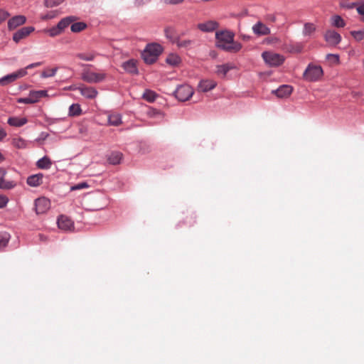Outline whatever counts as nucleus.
Listing matches in <instances>:
<instances>
[{
  "instance_id": "obj_14",
  "label": "nucleus",
  "mask_w": 364,
  "mask_h": 364,
  "mask_svg": "<svg viewBox=\"0 0 364 364\" xmlns=\"http://www.w3.org/2000/svg\"><path fill=\"white\" fill-rule=\"evenodd\" d=\"M252 31L257 36H267L270 34V28L261 21H258L252 26Z\"/></svg>"
},
{
  "instance_id": "obj_37",
  "label": "nucleus",
  "mask_w": 364,
  "mask_h": 364,
  "mask_svg": "<svg viewBox=\"0 0 364 364\" xmlns=\"http://www.w3.org/2000/svg\"><path fill=\"white\" fill-rule=\"evenodd\" d=\"M81 113V108L78 104H73L69 107V115L78 116Z\"/></svg>"
},
{
  "instance_id": "obj_43",
  "label": "nucleus",
  "mask_w": 364,
  "mask_h": 364,
  "mask_svg": "<svg viewBox=\"0 0 364 364\" xmlns=\"http://www.w3.org/2000/svg\"><path fill=\"white\" fill-rule=\"evenodd\" d=\"M356 10L358 13L362 16V21L364 22V2L360 4L357 8Z\"/></svg>"
},
{
  "instance_id": "obj_44",
  "label": "nucleus",
  "mask_w": 364,
  "mask_h": 364,
  "mask_svg": "<svg viewBox=\"0 0 364 364\" xmlns=\"http://www.w3.org/2000/svg\"><path fill=\"white\" fill-rule=\"evenodd\" d=\"M14 145L17 148H23L25 146V141L21 139H14Z\"/></svg>"
},
{
  "instance_id": "obj_10",
  "label": "nucleus",
  "mask_w": 364,
  "mask_h": 364,
  "mask_svg": "<svg viewBox=\"0 0 364 364\" xmlns=\"http://www.w3.org/2000/svg\"><path fill=\"white\" fill-rule=\"evenodd\" d=\"M326 41L331 46H336L341 41V35L335 31L328 30L324 35Z\"/></svg>"
},
{
  "instance_id": "obj_7",
  "label": "nucleus",
  "mask_w": 364,
  "mask_h": 364,
  "mask_svg": "<svg viewBox=\"0 0 364 364\" xmlns=\"http://www.w3.org/2000/svg\"><path fill=\"white\" fill-rule=\"evenodd\" d=\"M27 75L26 69H20L16 72L7 75L0 79V85L6 86L12 82H14L18 78H21Z\"/></svg>"
},
{
  "instance_id": "obj_34",
  "label": "nucleus",
  "mask_w": 364,
  "mask_h": 364,
  "mask_svg": "<svg viewBox=\"0 0 364 364\" xmlns=\"http://www.w3.org/2000/svg\"><path fill=\"white\" fill-rule=\"evenodd\" d=\"M16 183L11 181H6L3 177L0 178V188L1 189H11L15 186Z\"/></svg>"
},
{
  "instance_id": "obj_19",
  "label": "nucleus",
  "mask_w": 364,
  "mask_h": 364,
  "mask_svg": "<svg viewBox=\"0 0 364 364\" xmlns=\"http://www.w3.org/2000/svg\"><path fill=\"white\" fill-rule=\"evenodd\" d=\"M78 89L81 95L88 99H93L97 95V91L94 87H80Z\"/></svg>"
},
{
  "instance_id": "obj_6",
  "label": "nucleus",
  "mask_w": 364,
  "mask_h": 364,
  "mask_svg": "<svg viewBox=\"0 0 364 364\" xmlns=\"http://www.w3.org/2000/svg\"><path fill=\"white\" fill-rule=\"evenodd\" d=\"M193 94V88L188 85L178 86L174 92L175 97L181 102L188 100Z\"/></svg>"
},
{
  "instance_id": "obj_48",
  "label": "nucleus",
  "mask_w": 364,
  "mask_h": 364,
  "mask_svg": "<svg viewBox=\"0 0 364 364\" xmlns=\"http://www.w3.org/2000/svg\"><path fill=\"white\" fill-rule=\"evenodd\" d=\"M41 64H42L41 62L33 63H31V64H29L28 65H27L24 69H26V70L28 69H32V68H34L41 65Z\"/></svg>"
},
{
  "instance_id": "obj_4",
  "label": "nucleus",
  "mask_w": 364,
  "mask_h": 364,
  "mask_svg": "<svg viewBox=\"0 0 364 364\" xmlns=\"http://www.w3.org/2000/svg\"><path fill=\"white\" fill-rule=\"evenodd\" d=\"M48 96L46 90H33L29 92L27 97H21L17 99V102L25 104H33L38 102L42 97Z\"/></svg>"
},
{
  "instance_id": "obj_21",
  "label": "nucleus",
  "mask_w": 364,
  "mask_h": 364,
  "mask_svg": "<svg viewBox=\"0 0 364 364\" xmlns=\"http://www.w3.org/2000/svg\"><path fill=\"white\" fill-rule=\"evenodd\" d=\"M123 68L131 74H136L138 73L136 61L129 60L122 64Z\"/></svg>"
},
{
  "instance_id": "obj_31",
  "label": "nucleus",
  "mask_w": 364,
  "mask_h": 364,
  "mask_svg": "<svg viewBox=\"0 0 364 364\" xmlns=\"http://www.w3.org/2000/svg\"><path fill=\"white\" fill-rule=\"evenodd\" d=\"M87 28V24L84 22L73 23L70 29L73 33H79Z\"/></svg>"
},
{
  "instance_id": "obj_32",
  "label": "nucleus",
  "mask_w": 364,
  "mask_h": 364,
  "mask_svg": "<svg viewBox=\"0 0 364 364\" xmlns=\"http://www.w3.org/2000/svg\"><path fill=\"white\" fill-rule=\"evenodd\" d=\"M143 98L149 102H153L155 101L157 95L152 90H146L143 94Z\"/></svg>"
},
{
  "instance_id": "obj_1",
  "label": "nucleus",
  "mask_w": 364,
  "mask_h": 364,
  "mask_svg": "<svg viewBox=\"0 0 364 364\" xmlns=\"http://www.w3.org/2000/svg\"><path fill=\"white\" fill-rule=\"evenodd\" d=\"M216 47L228 52H237L242 46L234 42V33L229 31H220L215 33Z\"/></svg>"
},
{
  "instance_id": "obj_50",
  "label": "nucleus",
  "mask_w": 364,
  "mask_h": 364,
  "mask_svg": "<svg viewBox=\"0 0 364 364\" xmlns=\"http://www.w3.org/2000/svg\"><path fill=\"white\" fill-rule=\"evenodd\" d=\"M150 0H136L135 4L136 6H141L144 4L149 2Z\"/></svg>"
},
{
  "instance_id": "obj_39",
  "label": "nucleus",
  "mask_w": 364,
  "mask_h": 364,
  "mask_svg": "<svg viewBox=\"0 0 364 364\" xmlns=\"http://www.w3.org/2000/svg\"><path fill=\"white\" fill-rule=\"evenodd\" d=\"M350 33L353 36V38L358 41H360L364 38V31H351Z\"/></svg>"
},
{
  "instance_id": "obj_53",
  "label": "nucleus",
  "mask_w": 364,
  "mask_h": 364,
  "mask_svg": "<svg viewBox=\"0 0 364 364\" xmlns=\"http://www.w3.org/2000/svg\"><path fill=\"white\" fill-rule=\"evenodd\" d=\"M296 47H297L296 50L298 52H301V50H302V46L301 45H297Z\"/></svg>"
},
{
  "instance_id": "obj_24",
  "label": "nucleus",
  "mask_w": 364,
  "mask_h": 364,
  "mask_svg": "<svg viewBox=\"0 0 364 364\" xmlns=\"http://www.w3.org/2000/svg\"><path fill=\"white\" fill-rule=\"evenodd\" d=\"M108 123L109 125L119 126L122 124V117L119 114L112 113L108 116Z\"/></svg>"
},
{
  "instance_id": "obj_3",
  "label": "nucleus",
  "mask_w": 364,
  "mask_h": 364,
  "mask_svg": "<svg viewBox=\"0 0 364 364\" xmlns=\"http://www.w3.org/2000/svg\"><path fill=\"white\" fill-rule=\"evenodd\" d=\"M323 75L321 66L309 64L304 73V78L310 82L318 80Z\"/></svg>"
},
{
  "instance_id": "obj_28",
  "label": "nucleus",
  "mask_w": 364,
  "mask_h": 364,
  "mask_svg": "<svg viewBox=\"0 0 364 364\" xmlns=\"http://www.w3.org/2000/svg\"><path fill=\"white\" fill-rule=\"evenodd\" d=\"M166 61L171 65L176 66L181 63V58L176 54L171 53L168 55Z\"/></svg>"
},
{
  "instance_id": "obj_35",
  "label": "nucleus",
  "mask_w": 364,
  "mask_h": 364,
  "mask_svg": "<svg viewBox=\"0 0 364 364\" xmlns=\"http://www.w3.org/2000/svg\"><path fill=\"white\" fill-rule=\"evenodd\" d=\"M76 57L80 60L92 61L94 60L95 55L92 53H77Z\"/></svg>"
},
{
  "instance_id": "obj_33",
  "label": "nucleus",
  "mask_w": 364,
  "mask_h": 364,
  "mask_svg": "<svg viewBox=\"0 0 364 364\" xmlns=\"http://www.w3.org/2000/svg\"><path fill=\"white\" fill-rule=\"evenodd\" d=\"M10 239V235L6 232H0V249L4 248Z\"/></svg>"
},
{
  "instance_id": "obj_27",
  "label": "nucleus",
  "mask_w": 364,
  "mask_h": 364,
  "mask_svg": "<svg viewBox=\"0 0 364 364\" xmlns=\"http://www.w3.org/2000/svg\"><path fill=\"white\" fill-rule=\"evenodd\" d=\"M331 24L336 28H343L346 26L344 20L338 15L332 16Z\"/></svg>"
},
{
  "instance_id": "obj_20",
  "label": "nucleus",
  "mask_w": 364,
  "mask_h": 364,
  "mask_svg": "<svg viewBox=\"0 0 364 364\" xmlns=\"http://www.w3.org/2000/svg\"><path fill=\"white\" fill-rule=\"evenodd\" d=\"M43 175L42 173H38L30 176L27 178V183L30 186L36 187L40 186L43 183Z\"/></svg>"
},
{
  "instance_id": "obj_22",
  "label": "nucleus",
  "mask_w": 364,
  "mask_h": 364,
  "mask_svg": "<svg viewBox=\"0 0 364 364\" xmlns=\"http://www.w3.org/2000/svg\"><path fill=\"white\" fill-rule=\"evenodd\" d=\"M27 123L26 118H19V117H9L8 119V124L10 126L20 127Z\"/></svg>"
},
{
  "instance_id": "obj_38",
  "label": "nucleus",
  "mask_w": 364,
  "mask_h": 364,
  "mask_svg": "<svg viewBox=\"0 0 364 364\" xmlns=\"http://www.w3.org/2000/svg\"><path fill=\"white\" fill-rule=\"evenodd\" d=\"M64 0H45L44 5L48 8H52L58 6Z\"/></svg>"
},
{
  "instance_id": "obj_46",
  "label": "nucleus",
  "mask_w": 364,
  "mask_h": 364,
  "mask_svg": "<svg viewBox=\"0 0 364 364\" xmlns=\"http://www.w3.org/2000/svg\"><path fill=\"white\" fill-rule=\"evenodd\" d=\"M7 202H8V199L6 197L0 196V208H2L4 206H6Z\"/></svg>"
},
{
  "instance_id": "obj_29",
  "label": "nucleus",
  "mask_w": 364,
  "mask_h": 364,
  "mask_svg": "<svg viewBox=\"0 0 364 364\" xmlns=\"http://www.w3.org/2000/svg\"><path fill=\"white\" fill-rule=\"evenodd\" d=\"M122 154L120 152H113L109 157V161L110 164L116 165L119 164L122 160Z\"/></svg>"
},
{
  "instance_id": "obj_9",
  "label": "nucleus",
  "mask_w": 364,
  "mask_h": 364,
  "mask_svg": "<svg viewBox=\"0 0 364 364\" xmlns=\"http://www.w3.org/2000/svg\"><path fill=\"white\" fill-rule=\"evenodd\" d=\"M50 206V200L45 198H38L35 200V210L36 214L45 213Z\"/></svg>"
},
{
  "instance_id": "obj_42",
  "label": "nucleus",
  "mask_w": 364,
  "mask_h": 364,
  "mask_svg": "<svg viewBox=\"0 0 364 364\" xmlns=\"http://www.w3.org/2000/svg\"><path fill=\"white\" fill-rule=\"evenodd\" d=\"M326 58L333 63H339V56L336 54H328Z\"/></svg>"
},
{
  "instance_id": "obj_15",
  "label": "nucleus",
  "mask_w": 364,
  "mask_h": 364,
  "mask_svg": "<svg viewBox=\"0 0 364 364\" xmlns=\"http://www.w3.org/2000/svg\"><path fill=\"white\" fill-rule=\"evenodd\" d=\"M235 68V66L233 63H225L223 65H218L216 66L215 73L220 77H225L227 73Z\"/></svg>"
},
{
  "instance_id": "obj_52",
  "label": "nucleus",
  "mask_w": 364,
  "mask_h": 364,
  "mask_svg": "<svg viewBox=\"0 0 364 364\" xmlns=\"http://www.w3.org/2000/svg\"><path fill=\"white\" fill-rule=\"evenodd\" d=\"M159 111L155 109H151L150 111L149 112V114L151 115V116H154L156 114H159Z\"/></svg>"
},
{
  "instance_id": "obj_8",
  "label": "nucleus",
  "mask_w": 364,
  "mask_h": 364,
  "mask_svg": "<svg viewBox=\"0 0 364 364\" xmlns=\"http://www.w3.org/2000/svg\"><path fill=\"white\" fill-rule=\"evenodd\" d=\"M82 78L84 81L90 83H97L105 78V73H97L91 71H85L82 73Z\"/></svg>"
},
{
  "instance_id": "obj_41",
  "label": "nucleus",
  "mask_w": 364,
  "mask_h": 364,
  "mask_svg": "<svg viewBox=\"0 0 364 364\" xmlns=\"http://www.w3.org/2000/svg\"><path fill=\"white\" fill-rule=\"evenodd\" d=\"M63 31L57 25L49 30V34L50 36L54 37L59 35Z\"/></svg>"
},
{
  "instance_id": "obj_13",
  "label": "nucleus",
  "mask_w": 364,
  "mask_h": 364,
  "mask_svg": "<svg viewBox=\"0 0 364 364\" xmlns=\"http://www.w3.org/2000/svg\"><path fill=\"white\" fill-rule=\"evenodd\" d=\"M218 26L219 24L215 21H208L197 25V28L203 32H212L217 29Z\"/></svg>"
},
{
  "instance_id": "obj_51",
  "label": "nucleus",
  "mask_w": 364,
  "mask_h": 364,
  "mask_svg": "<svg viewBox=\"0 0 364 364\" xmlns=\"http://www.w3.org/2000/svg\"><path fill=\"white\" fill-rule=\"evenodd\" d=\"M6 136V132L5 130L0 127V141H1Z\"/></svg>"
},
{
  "instance_id": "obj_18",
  "label": "nucleus",
  "mask_w": 364,
  "mask_h": 364,
  "mask_svg": "<svg viewBox=\"0 0 364 364\" xmlns=\"http://www.w3.org/2000/svg\"><path fill=\"white\" fill-rule=\"evenodd\" d=\"M26 20V18L24 16H16L9 21L8 27L10 30L15 29L16 27L23 25Z\"/></svg>"
},
{
  "instance_id": "obj_11",
  "label": "nucleus",
  "mask_w": 364,
  "mask_h": 364,
  "mask_svg": "<svg viewBox=\"0 0 364 364\" xmlns=\"http://www.w3.org/2000/svg\"><path fill=\"white\" fill-rule=\"evenodd\" d=\"M57 223L58 228L65 231L71 230L74 227L73 220L65 215H60L58 219Z\"/></svg>"
},
{
  "instance_id": "obj_49",
  "label": "nucleus",
  "mask_w": 364,
  "mask_h": 364,
  "mask_svg": "<svg viewBox=\"0 0 364 364\" xmlns=\"http://www.w3.org/2000/svg\"><path fill=\"white\" fill-rule=\"evenodd\" d=\"M55 16V12H54V11H52V12H50V13H49V14H46V15H45V16H43L41 17V18H42L43 20H48V19L53 18H54Z\"/></svg>"
},
{
  "instance_id": "obj_16",
  "label": "nucleus",
  "mask_w": 364,
  "mask_h": 364,
  "mask_svg": "<svg viewBox=\"0 0 364 364\" xmlns=\"http://www.w3.org/2000/svg\"><path fill=\"white\" fill-rule=\"evenodd\" d=\"M292 87L290 85H281L276 90H273L272 92L274 93L279 98L287 97L292 92Z\"/></svg>"
},
{
  "instance_id": "obj_17",
  "label": "nucleus",
  "mask_w": 364,
  "mask_h": 364,
  "mask_svg": "<svg viewBox=\"0 0 364 364\" xmlns=\"http://www.w3.org/2000/svg\"><path fill=\"white\" fill-rule=\"evenodd\" d=\"M217 85L216 82L212 80H203L199 82L198 90L206 92L215 88Z\"/></svg>"
},
{
  "instance_id": "obj_23",
  "label": "nucleus",
  "mask_w": 364,
  "mask_h": 364,
  "mask_svg": "<svg viewBox=\"0 0 364 364\" xmlns=\"http://www.w3.org/2000/svg\"><path fill=\"white\" fill-rule=\"evenodd\" d=\"M77 19V17L74 16H70L65 17L63 19H61L58 23L57 24L58 27L63 31L66 27H68L71 23L74 22Z\"/></svg>"
},
{
  "instance_id": "obj_25",
  "label": "nucleus",
  "mask_w": 364,
  "mask_h": 364,
  "mask_svg": "<svg viewBox=\"0 0 364 364\" xmlns=\"http://www.w3.org/2000/svg\"><path fill=\"white\" fill-rule=\"evenodd\" d=\"M51 164L52 162L50 159L47 156L40 159L36 163L37 166L41 169H48Z\"/></svg>"
},
{
  "instance_id": "obj_30",
  "label": "nucleus",
  "mask_w": 364,
  "mask_h": 364,
  "mask_svg": "<svg viewBox=\"0 0 364 364\" xmlns=\"http://www.w3.org/2000/svg\"><path fill=\"white\" fill-rule=\"evenodd\" d=\"M173 43H176L178 48H188L192 45L193 41L189 39L181 40L177 38L173 41Z\"/></svg>"
},
{
  "instance_id": "obj_40",
  "label": "nucleus",
  "mask_w": 364,
  "mask_h": 364,
  "mask_svg": "<svg viewBox=\"0 0 364 364\" xmlns=\"http://www.w3.org/2000/svg\"><path fill=\"white\" fill-rule=\"evenodd\" d=\"M89 187V185L86 182H82L78 184H76L75 186H71L70 190L71 191H77L84 188H87Z\"/></svg>"
},
{
  "instance_id": "obj_26",
  "label": "nucleus",
  "mask_w": 364,
  "mask_h": 364,
  "mask_svg": "<svg viewBox=\"0 0 364 364\" xmlns=\"http://www.w3.org/2000/svg\"><path fill=\"white\" fill-rule=\"evenodd\" d=\"M316 30V26L312 23H306L304 26L303 35L304 36H310Z\"/></svg>"
},
{
  "instance_id": "obj_5",
  "label": "nucleus",
  "mask_w": 364,
  "mask_h": 364,
  "mask_svg": "<svg viewBox=\"0 0 364 364\" xmlns=\"http://www.w3.org/2000/svg\"><path fill=\"white\" fill-rule=\"evenodd\" d=\"M262 56L266 63L271 66H279L284 61V58L278 53L265 51L262 53Z\"/></svg>"
},
{
  "instance_id": "obj_47",
  "label": "nucleus",
  "mask_w": 364,
  "mask_h": 364,
  "mask_svg": "<svg viewBox=\"0 0 364 364\" xmlns=\"http://www.w3.org/2000/svg\"><path fill=\"white\" fill-rule=\"evenodd\" d=\"M164 3L166 4H178L182 3L184 0H164Z\"/></svg>"
},
{
  "instance_id": "obj_45",
  "label": "nucleus",
  "mask_w": 364,
  "mask_h": 364,
  "mask_svg": "<svg viewBox=\"0 0 364 364\" xmlns=\"http://www.w3.org/2000/svg\"><path fill=\"white\" fill-rule=\"evenodd\" d=\"M9 16V14L4 10H0V23L6 20Z\"/></svg>"
},
{
  "instance_id": "obj_12",
  "label": "nucleus",
  "mask_w": 364,
  "mask_h": 364,
  "mask_svg": "<svg viewBox=\"0 0 364 364\" xmlns=\"http://www.w3.org/2000/svg\"><path fill=\"white\" fill-rule=\"evenodd\" d=\"M33 31L34 28L32 26L23 27L14 34L13 40L16 43H18L21 39L27 37Z\"/></svg>"
},
{
  "instance_id": "obj_54",
  "label": "nucleus",
  "mask_w": 364,
  "mask_h": 364,
  "mask_svg": "<svg viewBox=\"0 0 364 364\" xmlns=\"http://www.w3.org/2000/svg\"><path fill=\"white\" fill-rule=\"evenodd\" d=\"M4 158L3 155L0 153V163H1V161H4Z\"/></svg>"
},
{
  "instance_id": "obj_36",
  "label": "nucleus",
  "mask_w": 364,
  "mask_h": 364,
  "mask_svg": "<svg viewBox=\"0 0 364 364\" xmlns=\"http://www.w3.org/2000/svg\"><path fill=\"white\" fill-rule=\"evenodd\" d=\"M58 70V68H46L41 73V77L43 78H47L50 77H53Z\"/></svg>"
},
{
  "instance_id": "obj_2",
  "label": "nucleus",
  "mask_w": 364,
  "mask_h": 364,
  "mask_svg": "<svg viewBox=\"0 0 364 364\" xmlns=\"http://www.w3.org/2000/svg\"><path fill=\"white\" fill-rule=\"evenodd\" d=\"M161 52L162 47L159 44L151 43L146 46L142 56L146 63L151 64L156 60Z\"/></svg>"
}]
</instances>
